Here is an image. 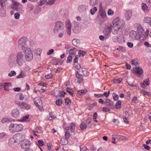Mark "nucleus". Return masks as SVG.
<instances>
[{
  "label": "nucleus",
  "mask_w": 151,
  "mask_h": 151,
  "mask_svg": "<svg viewBox=\"0 0 151 151\" xmlns=\"http://www.w3.org/2000/svg\"><path fill=\"white\" fill-rule=\"evenodd\" d=\"M114 29L112 33L114 35L118 33L120 30H122L124 27L125 22L123 19L119 17L116 18L113 21Z\"/></svg>",
  "instance_id": "1"
},
{
  "label": "nucleus",
  "mask_w": 151,
  "mask_h": 151,
  "mask_svg": "<svg viewBox=\"0 0 151 151\" xmlns=\"http://www.w3.org/2000/svg\"><path fill=\"white\" fill-rule=\"evenodd\" d=\"M9 131L11 133H15L21 132L23 129V125L19 123H12L9 126Z\"/></svg>",
  "instance_id": "2"
},
{
  "label": "nucleus",
  "mask_w": 151,
  "mask_h": 151,
  "mask_svg": "<svg viewBox=\"0 0 151 151\" xmlns=\"http://www.w3.org/2000/svg\"><path fill=\"white\" fill-rule=\"evenodd\" d=\"M23 52L25 55V58L27 61H30L33 59V55L30 48L28 47L22 48Z\"/></svg>",
  "instance_id": "3"
},
{
  "label": "nucleus",
  "mask_w": 151,
  "mask_h": 151,
  "mask_svg": "<svg viewBox=\"0 0 151 151\" xmlns=\"http://www.w3.org/2000/svg\"><path fill=\"white\" fill-rule=\"evenodd\" d=\"M64 27L63 23L60 21H57L55 23V26L53 30L54 33L58 34L61 31H63Z\"/></svg>",
  "instance_id": "4"
},
{
  "label": "nucleus",
  "mask_w": 151,
  "mask_h": 151,
  "mask_svg": "<svg viewBox=\"0 0 151 151\" xmlns=\"http://www.w3.org/2000/svg\"><path fill=\"white\" fill-rule=\"evenodd\" d=\"M15 0H0L1 7L5 6L8 8H12Z\"/></svg>",
  "instance_id": "5"
},
{
  "label": "nucleus",
  "mask_w": 151,
  "mask_h": 151,
  "mask_svg": "<svg viewBox=\"0 0 151 151\" xmlns=\"http://www.w3.org/2000/svg\"><path fill=\"white\" fill-rule=\"evenodd\" d=\"M24 55L22 52H19L17 53L16 61L17 64L19 66L22 65L24 63Z\"/></svg>",
  "instance_id": "6"
},
{
  "label": "nucleus",
  "mask_w": 151,
  "mask_h": 151,
  "mask_svg": "<svg viewBox=\"0 0 151 151\" xmlns=\"http://www.w3.org/2000/svg\"><path fill=\"white\" fill-rule=\"evenodd\" d=\"M23 8V6L22 4L17 2L16 0H14L12 9L22 13L23 12L22 10Z\"/></svg>",
  "instance_id": "7"
},
{
  "label": "nucleus",
  "mask_w": 151,
  "mask_h": 151,
  "mask_svg": "<svg viewBox=\"0 0 151 151\" xmlns=\"http://www.w3.org/2000/svg\"><path fill=\"white\" fill-rule=\"evenodd\" d=\"M33 101L35 104L38 107L39 110L41 111H43V109L42 107V102L40 98L35 97Z\"/></svg>",
  "instance_id": "8"
},
{
  "label": "nucleus",
  "mask_w": 151,
  "mask_h": 151,
  "mask_svg": "<svg viewBox=\"0 0 151 151\" xmlns=\"http://www.w3.org/2000/svg\"><path fill=\"white\" fill-rule=\"evenodd\" d=\"M30 145V141L27 139H24L22 141L21 146L22 149H25L29 148Z\"/></svg>",
  "instance_id": "9"
},
{
  "label": "nucleus",
  "mask_w": 151,
  "mask_h": 151,
  "mask_svg": "<svg viewBox=\"0 0 151 151\" xmlns=\"http://www.w3.org/2000/svg\"><path fill=\"white\" fill-rule=\"evenodd\" d=\"M65 26L67 29V32L68 35H71V28L72 25L70 21L67 20L65 22Z\"/></svg>",
  "instance_id": "10"
},
{
  "label": "nucleus",
  "mask_w": 151,
  "mask_h": 151,
  "mask_svg": "<svg viewBox=\"0 0 151 151\" xmlns=\"http://www.w3.org/2000/svg\"><path fill=\"white\" fill-rule=\"evenodd\" d=\"M77 74L78 76H85L86 75H89L88 73L87 70L83 68H81L78 70H77L76 73V76H77Z\"/></svg>",
  "instance_id": "11"
},
{
  "label": "nucleus",
  "mask_w": 151,
  "mask_h": 151,
  "mask_svg": "<svg viewBox=\"0 0 151 151\" xmlns=\"http://www.w3.org/2000/svg\"><path fill=\"white\" fill-rule=\"evenodd\" d=\"M27 41V39L26 37H22L19 40V46L21 47H23L25 45Z\"/></svg>",
  "instance_id": "12"
},
{
  "label": "nucleus",
  "mask_w": 151,
  "mask_h": 151,
  "mask_svg": "<svg viewBox=\"0 0 151 151\" xmlns=\"http://www.w3.org/2000/svg\"><path fill=\"white\" fill-rule=\"evenodd\" d=\"M129 36L132 39H138L140 38V37L138 34H137L136 31L132 30L130 32Z\"/></svg>",
  "instance_id": "13"
},
{
  "label": "nucleus",
  "mask_w": 151,
  "mask_h": 151,
  "mask_svg": "<svg viewBox=\"0 0 151 151\" xmlns=\"http://www.w3.org/2000/svg\"><path fill=\"white\" fill-rule=\"evenodd\" d=\"M42 50L41 49L38 48L35 49L34 50V54L38 58L39 60L41 59V54L42 53Z\"/></svg>",
  "instance_id": "14"
},
{
  "label": "nucleus",
  "mask_w": 151,
  "mask_h": 151,
  "mask_svg": "<svg viewBox=\"0 0 151 151\" xmlns=\"http://www.w3.org/2000/svg\"><path fill=\"white\" fill-rule=\"evenodd\" d=\"M132 12L130 10L127 11L124 14L125 18L126 21H129L132 17Z\"/></svg>",
  "instance_id": "15"
},
{
  "label": "nucleus",
  "mask_w": 151,
  "mask_h": 151,
  "mask_svg": "<svg viewBox=\"0 0 151 151\" xmlns=\"http://www.w3.org/2000/svg\"><path fill=\"white\" fill-rule=\"evenodd\" d=\"M133 72L134 73L139 75H142L143 73L142 69L141 68L138 67L134 68Z\"/></svg>",
  "instance_id": "16"
},
{
  "label": "nucleus",
  "mask_w": 151,
  "mask_h": 151,
  "mask_svg": "<svg viewBox=\"0 0 151 151\" xmlns=\"http://www.w3.org/2000/svg\"><path fill=\"white\" fill-rule=\"evenodd\" d=\"M12 85L10 82L5 83L4 85V90L5 91H9L11 89Z\"/></svg>",
  "instance_id": "17"
},
{
  "label": "nucleus",
  "mask_w": 151,
  "mask_h": 151,
  "mask_svg": "<svg viewBox=\"0 0 151 151\" xmlns=\"http://www.w3.org/2000/svg\"><path fill=\"white\" fill-rule=\"evenodd\" d=\"M17 142V140L13 136L9 139V145L10 147H12L16 145Z\"/></svg>",
  "instance_id": "18"
},
{
  "label": "nucleus",
  "mask_w": 151,
  "mask_h": 151,
  "mask_svg": "<svg viewBox=\"0 0 151 151\" xmlns=\"http://www.w3.org/2000/svg\"><path fill=\"white\" fill-rule=\"evenodd\" d=\"M15 54L14 53H11L9 56L8 61L10 63H13L15 61Z\"/></svg>",
  "instance_id": "19"
},
{
  "label": "nucleus",
  "mask_w": 151,
  "mask_h": 151,
  "mask_svg": "<svg viewBox=\"0 0 151 151\" xmlns=\"http://www.w3.org/2000/svg\"><path fill=\"white\" fill-rule=\"evenodd\" d=\"M88 5L87 4H83L80 5L78 8V10L81 12L86 11L88 9Z\"/></svg>",
  "instance_id": "20"
},
{
  "label": "nucleus",
  "mask_w": 151,
  "mask_h": 151,
  "mask_svg": "<svg viewBox=\"0 0 151 151\" xmlns=\"http://www.w3.org/2000/svg\"><path fill=\"white\" fill-rule=\"evenodd\" d=\"M11 114L13 117L15 118H17L19 116V111L17 109H14L12 111Z\"/></svg>",
  "instance_id": "21"
},
{
  "label": "nucleus",
  "mask_w": 151,
  "mask_h": 151,
  "mask_svg": "<svg viewBox=\"0 0 151 151\" xmlns=\"http://www.w3.org/2000/svg\"><path fill=\"white\" fill-rule=\"evenodd\" d=\"M111 27H109L105 29L104 31V33L106 37H109L111 34Z\"/></svg>",
  "instance_id": "22"
},
{
  "label": "nucleus",
  "mask_w": 151,
  "mask_h": 151,
  "mask_svg": "<svg viewBox=\"0 0 151 151\" xmlns=\"http://www.w3.org/2000/svg\"><path fill=\"white\" fill-rule=\"evenodd\" d=\"M149 78H147L144 81L143 83L140 84V86L141 87L145 89L146 88V86L149 85Z\"/></svg>",
  "instance_id": "23"
},
{
  "label": "nucleus",
  "mask_w": 151,
  "mask_h": 151,
  "mask_svg": "<svg viewBox=\"0 0 151 151\" xmlns=\"http://www.w3.org/2000/svg\"><path fill=\"white\" fill-rule=\"evenodd\" d=\"M104 104L106 106L111 108H112L113 106V102L112 101L108 99H107L105 101L104 103Z\"/></svg>",
  "instance_id": "24"
},
{
  "label": "nucleus",
  "mask_w": 151,
  "mask_h": 151,
  "mask_svg": "<svg viewBox=\"0 0 151 151\" xmlns=\"http://www.w3.org/2000/svg\"><path fill=\"white\" fill-rule=\"evenodd\" d=\"M137 31L140 37L144 33V31L142 26L140 25L138 26L137 27Z\"/></svg>",
  "instance_id": "25"
},
{
  "label": "nucleus",
  "mask_w": 151,
  "mask_h": 151,
  "mask_svg": "<svg viewBox=\"0 0 151 151\" xmlns=\"http://www.w3.org/2000/svg\"><path fill=\"white\" fill-rule=\"evenodd\" d=\"M98 0H89V4L91 6H94L97 5Z\"/></svg>",
  "instance_id": "26"
},
{
  "label": "nucleus",
  "mask_w": 151,
  "mask_h": 151,
  "mask_svg": "<svg viewBox=\"0 0 151 151\" xmlns=\"http://www.w3.org/2000/svg\"><path fill=\"white\" fill-rule=\"evenodd\" d=\"M1 122L2 124H5L6 123L11 122L10 119L8 117H4L1 120Z\"/></svg>",
  "instance_id": "27"
},
{
  "label": "nucleus",
  "mask_w": 151,
  "mask_h": 151,
  "mask_svg": "<svg viewBox=\"0 0 151 151\" xmlns=\"http://www.w3.org/2000/svg\"><path fill=\"white\" fill-rule=\"evenodd\" d=\"M21 108L26 110L29 109L31 108V106L30 104H27L25 102H23Z\"/></svg>",
  "instance_id": "28"
},
{
  "label": "nucleus",
  "mask_w": 151,
  "mask_h": 151,
  "mask_svg": "<svg viewBox=\"0 0 151 151\" xmlns=\"http://www.w3.org/2000/svg\"><path fill=\"white\" fill-rule=\"evenodd\" d=\"M29 115H27L23 116L21 119L18 120V121L21 122H28L29 120Z\"/></svg>",
  "instance_id": "29"
},
{
  "label": "nucleus",
  "mask_w": 151,
  "mask_h": 151,
  "mask_svg": "<svg viewBox=\"0 0 151 151\" xmlns=\"http://www.w3.org/2000/svg\"><path fill=\"white\" fill-rule=\"evenodd\" d=\"M116 139L118 140H127V138L124 136L120 135H116Z\"/></svg>",
  "instance_id": "30"
},
{
  "label": "nucleus",
  "mask_w": 151,
  "mask_h": 151,
  "mask_svg": "<svg viewBox=\"0 0 151 151\" xmlns=\"http://www.w3.org/2000/svg\"><path fill=\"white\" fill-rule=\"evenodd\" d=\"M98 14L103 18H104L106 15L105 11L102 8L99 9Z\"/></svg>",
  "instance_id": "31"
},
{
  "label": "nucleus",
  "mask_w": 151,
  "mask_h": 151,
  "mask_svg": "<svg viewBox=\"0 0 151 151\" xmlns=\"http://www.w3.org/2000/svg\"><path fill=\"white\" fill-rule=\"evenodd\" d=\"M41 132L40 128L39 127H37L33 131V133L34 134L37 136V134L41 133Z\"/></svg>",
  "instance_id": "32"
},
{
  "label": "nucleus",
  "mask_w": 151,
  "mask_h": 151,
  "mask_svg": "<svg viewBox=\"0 0 151 151\" xmlns=\"http://www.w3.org/2000/svg\"><path fill=\"white\" fill-rule=\"evenodd\" d=\"M14 138L17 140L19 141H22V135L20 134H18L17 135H15L14 136Z\"/></svg>",
  "instance_id": "33"
},
{
  "label": "nucleus",
  "mask_w": 151,
  "mask_h": 151,
  "mask_svg": "<svg viewBox=\"0 0 151 151\" xmlns=\"http://www.w3.org/2000/svg\"><path fill=\"white\" fill-rule=\"evenodd\" d=\"M72 43L73 45L77 46L80 45V41L79 40L74 39L72 40Z\"/></svg>",
  "instance_id": "34"
},
{
  "label": "nucleus",
  "mask_w": 151,
  "mask_h": 151,
  "mask_svg": "<svg viewBox=\"0 0 151 151\" xmlns=\"http://www.w3.org/2000/svg\"><path fill=\"white\" fill-rule=\"evenodd\" d=\"M131 64L132 65H137L139 64V61L137 59L134 58L132 60Z\"/></svg>",
  "instance_id": "35"
},
{
  "label": "nucleus",
  "mask_w": 151,
  "mask_h": 151,
  "mask_svg": "<svg viewBox=\"0 0 151 151\" xmlns=\"http://www.w3.org/2000/svg\"><path fill=\"white\" fill-rule=\"evenodd\" d=\"M6 14L5 10L4 8L1 7L0 9V16L1 17H4L6 16Z\"/></svg>",
  "instance_id": "36"
},
{
  "label": "nucleus",
  "mask_w": 151,
  "mask_h": 151,
  "mask_svg": "<svg viewBox=\"0 0 151 151\" xmlns=\"http://www.w3.org/2000/svg\"><path fill=\"white\" fill-rule=\"evenodd\" d=\"M75 49L74 48L73 49H71L70 50L67 49L66 50V53L67 54L69 53V56H71L72 57H74L75 55V53L74 52H72V51L73 50H74Z\"/></svg>",
  "instance_id": "37"
},
{
  "label": "nucleus",
  "mask_w": 151,
  "mask_h": 151,
  "mask_svg": "<svg viewBox=\"0 0 151 151\" xmlns=\"http://www.w3.org/2000/svg\"><path fill=\"white\" fill-rule=\"evenodd\" d=\"M151 20V19L150 17L146 16L144 18L143 22L144 23H146L149 24Z\"/></svg>",
  "instance_id": "38"
},
{
  "label": "nucleus",
  "mask_w": 151,
  "mask_h": 151,
  "mask_svg": "<svg viewBox=\"0 0 151 151\" xmlns=\"http://www.w3.org/2000/svg\"><path fill=\"white\" fill-rule=\"evenodd\" d=\"M87 91V90L86 89L81 90L78 91L77 92V93L78 94L80 95H83L85 94Z\"/></svg>",
  "instance_id": "39"
},
{
  "label": "nucleus",
  "mask_w": 151,
  "mask_h": 151,
  "mask_svg": "<svg viewBox=\"0 0 151 151\" xmlns=\"http://www.w3.org/2000/svg\"><path fill=\"white\" fill-rule=\"evenodd\" d=\"M97 8L96 7H94L90 9V12L91 15H93L95 14L96 12L97 11Z\"/></svg>",
  "instance_id": "40"
},
{
  "label": "nucleus",
  "mask_w": 151,
  "mask_h": 151,
  "mask_svg": "<svg viewBox=\"0 0 151 151\" xmlns=\"http://www.w3.org/2000/svg\"><path fill=\"white\" fill-rule=\"evenodd\" d=\"M142 8L144 12H148V7L146 4L142 3Z\"/></svg>",
  "instance_id": "41"
},
{
  "label": "nucleus",
  "mask_w": 151,
  "mask_h": 151,
  "mask_svg": "<svg viewBox=\"0 0 151 151\" xmlns=\"http://www.w3.org/2000/svg\"><path fill=\"white\" fill-rule=\"evenodd\" d=\"M60 143L62 145H66L68 143L67 139L66 138H62L60 140Z\"/></svg>",
  "instance_id": "42"
},
{
  "label": "nucleus",
  "mask_w": 151,
  "mask_h": 151,
  "mask_svg": "<svg viewBox=\"0 0 151 151\" xmlns=\"http://www.w3.org/2000/svg\"><path fill=\"white\" fill-rule=\"evenodd\" d=\"M87 127V125L86 123L82 122L80 125V128L82 130L86 129Z\"/></svg>",
  "instance_id": "43"
},
{
  "label": "nucleus",
  "mask_w": 151,
  "mask_h": 151,
  "mask_svg": "<svg viewBox=\"0 0 151 151\" xmlns=\"http://www.w3.org/2000/svg\"><path fill=\"white\" fill-rule=\"evenodd\" d=\"M34 8V6L31 4H29L28 5V7L27 8L28 11L30 12L32 11Z\"/></svg>",
  "instance_id": "44"
},
{
  "label": "nucleus",
  "mask_w": 151,
  "mask_h": 151,
  "mask_svg": "<svg viewBox=\"0 0 151 151\" xmlns=\"http://www.w3.org/2000/svg\"><path fill=\"white\" fill-rule=\"evenodd\" d=\"M55 118V116L53 115V114H50L48 116V119L50 120H51L54 119Z\"/></svg>",
  "instance_id": "45"
},
{
  "label": "nucleus",
  "mask_w": 151,
  "mask_h": 151,
  "mask_svg": "<svg viewBox=\"0 0 151 151\" xmlns=\"http://www.w3.org/2000/svg\"><path fill=\"white\" fill-rule=\"evenodd\" d=\"M47 0H41L39 2V4L40 6H42L44 4L47 5Z\"/></svg>",
  "instance_id": "46"
},
{
  "label": "nucleus",
  "mask_w": 151,
  "mask_h": 151,
  "mask_svg": "<svg viewBox=\"0 0 151 151\" xmlns=\"http://www.w3.org/2000/svg\"><path fill=\"white\" fill-rule=\"evenodd\" d=\"M121 105V102L120 101H118L116 104V106L117 108L119 109Z\"/></svg>",
  "instance_id": "47"
},
{
  "label": "nucleus",
  "mask_w": 151,
  "mask_h": 151,
  "mask_svg": "<svg viewBox=\"0 0 151 151\" xmlns=\"http://www.w3.org/2000/svg\"><path fill=\"white\" fill-rule=\"evenodd\" d=\"M63 101L60 99H58L56 101V104L57 106H60L62 103Z\"/></svg>",
  "instance_id": "48"
},
{
  "label": "nucleus",
  "mask_w": 151,
  "mask_h": 151,
  "mask_svg": "<svg viewBox=\"0 0 151 151\" xmlns=\"http://www.w3.org/2000/svg\"><path fill=\"white\" fill-rule=\"evenodd\" d=\"M112 96L115 101H117L119 99V96L115 93H113Z\"/></svg>",
  "instance_id": "49"
},
{
  "label": "nucleus",
  "mask_w": 151,
  "mask_h": 151,
  "mask_svg": "<svg viewBox=\"0 0 151 151\" xmlns=\"http://www.w3.org/2000/svg\"><path fill=\"white\" fill-rule=\"evenodd\" d=\"M56 0H48L47 3V5H52L54 3Z\"/></svg>",
  "instance_id": "50"
},
{
  "label": "nucleus",
  "mask_w": 151,
  "mask_h": 151,
  "mask_svg": "<svg viewBox=\"0 0 151 151\" xmlns=\"http://www.w3.org/2000/svg\"><path fill=\"white\" fill-rule=\"evenodd\" d=\"M77 78V81L79 83H81L83 81V78L82 76H76Z\"/></svg>",
  "instance_id": "51"
},
{
  "label": "nucleus",
  "mask_w": 151,
  "mask_h": 151,
  "mask_svg": "<svg viewBox=\"0 0 151 151\" xmlns=\"http://www.w3.org/2000/svg\"><path fill=\"white\" fill-rule=\"evenodd\" d=\"M25 97V95H24L22 93H21L19 94V99L20 100H23Z\"/></svg>",
  "instance_id": "52"
},
{
  "label": "nucleus",
  "mask_w": 151,
  "mask_h": 151,
  "mask_svg": "<svg viewBox=\"0 0 151 151\" xmlns=\"http://www.w3.org/2000/svg\"><path fill=\"white\" fill-rule=\"evenodd\" d=\"M122 79L121 78H119L118 79L115 80L114 81V82L115 83H120L122 81Z\"/></svg>",
  "instance_id": "53"
},
{
  "label": "nucleus",
  "mask_w": 151,
  "mask_h": 151,
  "mask_svg": "<svg viewBox=\"0 0 151 151\" xmlns=\"http://www.w3.org/2000/svg\"><path fill=\"white\" fill-rule=\"evenodd\" d=\"M15 103L20 107H21L23 102H21L19 101L16 100L14 101Z\"/></svg>",
  "instance_id": "54"
},
{
  "label": "nucleus",
  "mask_w": 151,
  "mask_h": 151,
  "mask_svg": "<svg viewBox=\"0 0 151 151\" xmlns=\"http://www.w3.org/2000/svg\"><path fill=\"white\" fill-rule=\"evenodd\" d=\"M70 136V134L68 131H66L65 132V137L66 139H68Z\"/></svg>",
  "instance_id": "55"
},
{
  "label": "nucleus",
  "mask_w": 151,
  "mask_h": 151,
  "mask_svg": "<svg viewBox=\"0 0 151 151\" xmlns=\"http://www.w3.org/2000/svg\"><path fill=\"white\" fill-rule=\"evenodd\" d=\"M47 149L49 151H50L52 149V144L50 143H47Z\"/></svg>",
  "instance_id": "56"
},
{
  "label": "nucleus",
  "mask_w": 151,
  "mask_h": 151,
  "mask_svg": "<svg viewBox=\"0 0 151 151\" xmlns=\"http://www.w3.org/2000/svg\"><path fill=\"white\" fill-rule=\"evenodd\" d=\"M72 60V58L71 56H69L67 58V60L66 61V62L67 63H70L71 62Z\"/></svg>",
  "instance_id": "57"
},
{
  "label": "nucleus",
  "mask_w": 151,
  "mask_h": 151,
  "mask_svg": "<svg viewBox=\"0 0 151 151\" xmlns=\"http://www.w3.org/2000/svg\"><path fill=\"white\" fill-rule=\"evenodd\" d=\"M79 55L81 56H84L86 53V52L83 51L79 50L78 52Z\"/></svg>",
  "instance_id": "58"
},
{
  "label": "nucleus",
  "mask_w": 151,
  "mask_h": 151,
  "mask_svg": "<svg viewBox=\"0 0 151 151\" xmlns=\"http://www.w3.org/2000/svg\"><path fill=\"white\" fill-rule=\"evenodd\" d=\"M20 15L18 12L15 13L14 14V17L15 19H18L19 18Z\"/></svg>",
  "instance_id": "59"
},
{
  "label": "nucleus",
  "mask_w": 151,
  "mask_h": 151,
  "mask_svg": "<svg viewBox=\"0 0 151 151\" xmlns=\"http://www.w3.org/2000/svg\"><path fill=\"white\" fill-rule=\"evenodd\" d=\"M87 149V147L85 146H83L80 147L81 151H86Z\"/></svg>",
  "instance_id": "60"
},
{
  "label": "nucleus",
  "mask_w": 151,
  "mask_h": 151,
  "mask_svg": "<svg viewBox=\"0 0 151 151\" xmlns=\"http://www.w3.org/2000/svg\"><path fill=\"white\" fill-rule=\"evenodd\" d=\"M6 135V134L4 132H0V138H2Z\"/></svg>",
  "instance_id": "61"
},
{
  "label": "nucleus",
  "mask_w": 151,
  "mask_h": 151,
  "mask_svg": "<svg viewBox=\"0 0 151 151\" xmlns=\"http://www.w3.org/2000/svg\"><path fill=\"white\" fill-rule=\"evenodd\" d=\"M16 74V73L14 71L12 70L9 73L8 76H15Z\"/></svg>",
  "instance_id": "62"
},
{
  "label": "nucleus",
  "mask_w": 151,
  "mask_h": 151,
  "mask_svg": "<svg viewBox=\"0 0 151 151\" xmlns=\"http://www.w3.org/2000/svg\"><path fill=\"white\" fill-rule=\"evenodd\" d=\"M72 30L74 33H77L78 31V30L77 27H73Z\"/></svg>",
  "instance_id": "63"
},
{
  "label": "nucleus",
  "mask_w": 151,
  "mask_h": 151,
  "mask_svg": "<svg viewBox=\"0 0 151 151\" xmlns=\"http://www.w3.org/2000/svg\"><path fill=\"white\" fill-rule=\"evenodd\" d=\"M54 51V50L53 49H51L49 50L47 53V55H50Z\"/></svg>",
  "instance_id": "64"
}]
</instances>
